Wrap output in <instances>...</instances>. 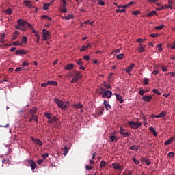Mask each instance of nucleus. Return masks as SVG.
I'll use <instances>...</instances> for the list:
<instances>
[{
	"instance_id": "12",
	"label": "nucleus",
	"mask_w": 175,
	"mask_h": 175,
	"mask_svg": "<svg viewBox=\"0 0 175 175\" xmlns=\"http://www.w3.org/2000/svg\"><path fill=\"white\" fill-rule=\"evenodd\" d=\"M134 67H135V64H130L129 66L127 67V68H126V70H124V71H126V72L129 74V72H131V71L133 70Z\"/></svg>"
},
{
	"instance_id": "19",
	"label": "nucleus",
	"mask_w": 175,
	"mask_h": 175,
	"mask_svg": "<svg viewBox=\"0 0 175 175\" xmlns=\"http://www.w3.org/2000/svg\"><path fill=\"white\" fill-rule=\"evenodd\" d=\"M27 54V51H25V50H18L16 51V55H26Z\"/></svg>"
},
{
	"instance_id": "8",
	"label": "nucleus",
	"mask_w": 175,
	"mask_h": 175,
	"mask_svg": "<svg viewBox=\"0 0 175 175\" xmlns=\"http://www.w3.org/2000/svg\"><path fill=\"white\" fill-rule=\"evenodd\" d=\"M53 101L55 102V104H57V107H62V106H64V101L60 100L59 98H55L53 100Z\"/></svg>"
},
{
	"instance_id": "16",
	"label": "nucleus",
	"mask_w": 175,
	"mask_h": 175,
	"mask_svg": "<svg viewBox=\"0 0 175 175\" xmlns=\"http://www.w3.org/2000/svg\"><path fill=\"white\" fill-rule=\"evenodd\" d=\"M70 105V103L66 101L65 103L63 104L62 107H59L61 110H66L67 108H68V106Z\"/></svg>"
},
{
	"instance_id": "40",
	"label": "nucleus",
	"mask_w": 175,
	"mask_h": 175,
	"mask_svg": "<svg viewBox=\"0 0 175 175\" xmlns=\"http://www.w3.org/2000/svg\"><path fill=\"white\" fill-rule=\"evenodd\" d=\"M42 18L45 19V20H49V21H51V20H52L51 17H49V16H46V15H42Z\"/></svg>"
},
{
	"instance_id": "34",
	"label": "nucleus",
	"mask_w": 175,
	"mask_h": 175,
	"mask_svg": "<svg viewBox=\"0 0 175 175\" xmlns=\"http://www.w3.org/2000/svg\"><path fill=\"white\" fill-rule=\"evenodd\" d=\"M105 92L106 91L105 90L104 88H101V89L98 90V95H103V94H105Z\"/></svg>"
},
{
	"instance_id": "32",
	"label": "nucleus",
	"mask_w": 175,
	"mask_h": 175,
	"mask_svg": "<svg viewBox=\"0 0 175 175\" xmlns=\"http://www.w3.org/2000/svg\"><path fill=\"white\" fill-rule=\"evenodd\" d=\"M5 33H1V39H0V42L2 43V44H4L5 43Z\"/></svg>"
},
{
	"instance_id": "15",
	"label": "nucleus",
	"mask_w": 175,
	"mask_h": 175,
	"mask_svg": "<svg viewBox=\"0 0 175 175\" xmlns=\"http://www.w3.org/2000/svg\"><path fill=\"white\" fill-rule=\"evenodd\" d=\"M89 48H92V45L90 43L87 44L86 46H81L80 51L81 52L85 51H86L87 49H89Z\"/></svg>"
},
{
	"instance_id": "13",
	"label": "nucleus",
	"mask_w": 175,
	"mask_h": 175,
	"mask_svg": "<svg viewBox=\"0 0 175 175\" xmlns=\"http://www.w3.org/2000/svg\"><path fill=\"white\" fill-rule=\"evenodd\" d=\"M115 96H116V100L119 102V103L122 104L124 103V100L122 99V96L117 94L116 93L114 94Z\"/></svg>"
},
{
	"instance_id": "24",
	"label": "nucleus",
	"mask_w": 175,
	"mask_h": 175,
	"mask_svg": "<svg viewBox=\"0 0 175 175\" xmlns=\"http://www.w3.org/2000/svg\"><path fill=\"white\" fill-rule=\"evenodd\" d=\"M37 111H38V109L34 107L33 108V109L29 110V113L31 115H35V113H36Z\"/></svg>"
},
{
	"instance_id": "42",
	"label": "nucleus",
	"mask_w": 175,
	"mask_h": 175,
	"mask_svg": "<svg viewBox=\"0 0 175 175\" xmlns=\"http://www.w3.org/2000/svg\"><path fill=\"white\" fill-rule=\"evenodd\" d=\"M164 27H165V26H164L163 25H159V26H158V27H155V29H156V30H161V29H163Z\"/></svg>"
},
{
	"instance_id": "36",
	"label": "nucleus",
	"mask_w": 175,
	"mask_h": 175,
	"mask_svg": "<svg viewBox=\"0 0 175 175\" xmlns=\"http://www.w3.org/2000/svg\"><path fill=\"white\" fill-rule=\"evenodd\" d=\"M150 132H152V135H154V136L157 135L156 131H155V129H154L153 127H150Z\"/></svg>"
},
{
	"instance_id": "55",
	"label": "nucleus",
	"mask_w": 175,
	"mask_h": 175,
	"mask_svg": "<svg viewBox=\"0 0 175 175\" xmlns=\"http://www.w3.org/2000/svg\"><path fill=\"white\" fill-rule=\"evenodd\" d=\"M86 170H92V167L91 165H86Z\"/></svg>"
},
{
	"instance_id": "61",
	"label": "nucleus",
	"mask_w": 175,
	"mask_h": 175,
	"mask_svg": "<svg viewBox=\"0 0 175 175\" xmlns=\"http://www.w3.org/2000/svg\"><path fill=\"white\" fill-rule=\"evenodd\" d=\"M150 36L152 38H156L158 36V33H152L150 35Z\"/></svg>"
},
{
	"instance_id": "52",
	"label": "nucleus",
	"mask_w": 175,
	"mask_h": 175,
	"mask_svg": "<svg viewBox=\"0 0 175 175\" xmlns=\"http://www.w3.org/2000/svg\"><path fill=\"white\" fill-rule=\"evenodd\" d=\"M98 5H101V6L105 5V1L98 0Z\"/></svg>"
},
{
	"instance_id": "22",
	"label": "nucleus",
	"mask_w": 175,
	"mask_h": 175,
	"mask_svg": "<svg viewBox=\"0 0 175 175\" xmlns=\"http://www.w3.org/2000/svg\"><path fill=\"white\" fill-rule=\"evenodd\" d=\"M23 3L27 8H32V3L29 1H24Z\"/></svg>"
},
{
	"instance_id": "3",
	"label": "nucleus",
	"mask_w": 175,
	"mask_h": 175,
	"mask_svg": "<svg viewBox=\"0 0 175 175\" xmlns=\"http://www.w3.org/2000/svg\"><path fill=\"white\" fill-rule=\"evenodd\" d=\"M82 75L80 72H77L75 73L74 76H72V80H70V83H74L78 82L81 79Z\"/></svg>"
},
{
	"instance_id": "50",
	"label": "nucleus",
	"mask_w": 175,
	"mask_h": 175,
	"mask_svg": "<svg viewBox=\"0 0 175 175\" xmlns=\"http://www.w3.org/2000/svg\"><path fill=\"white\" fill-rule=\"evenodd\" d=\"M133 163H135V165H139V163H140V161H139L138 160H137L135 158L133 159Z\"/></svg>"
},
{
	"instance_id": "31",
	"label": "nucleus",
	"mask_w": 175,
	"mask_h": 175,
	"mask_svg": "<svg viewBox=\"0 0 175 175\" xmlns=\"http://www.w3.org/2000/svg\"><path fill=\"white\" fill-rule=\"evenodd\" d=\"M73 67H74V65H73V64H68V65L66 66V70H71L72 68H73Z\"/></svg>"
},
{
	"instance_id": "2",
	"label": "nucleus",
	"mask_w": 175,
	"mask_h": 175,
	"mask_svg": "<svg viewBox=\"0 0 175 175\" xmlns=\"http://www.w3.org/2000/svg\"><path fill=\"white\" fill-rule=\"evenodd\" d=\"M128 125L132 129H137L139 127H140L142 125V123L141 122H134V121H130L128 122Z\"/></svg>"
},
{
	"instance_id": "5",
	"label": "nucleus",
	"mask_w": 175,
	"mask_h": 175,
	"mask_svg": "<svg viewBox=\"0 0 175 175\" xmlns=\"http://www.w3.org/2000/svg\"><path fill=\"white\" fill-rule=\"evenodd\" d=\"M51 36V33L48 31L46 29L42 30V37L44 38V40H47L49 39V37Z\"/></svg>"
},
{
	"instance_id": "18",
	"label": "nucleus",
	"mask_w": 175,
	"mask_h": 175,
	"mask_svg": "<svg viewBox=\"0 0 175 175\" xmlns=\"http://www.w3.org/2000/svg\"><path fill=\"white\" fill-rule=\"evenodd\" d=\"M46 83H47V85H52L53 87H56V86L58 85V83L56 81H49Z\"/></svg>"
},
{
	"instance_id": "14",
	"label": "nucleus",
	"mask_w": 175,
	"mask_h": 175,
	"mask_svg": "<svg viewBox=\"0 0 175 175\" xmlns=\"http://www.w3.org/2000/svg\"><path fill=\"white\" fill-rule=\"evenodd\" d=\"M141 161L144 162L145 164L148 165H151V160L146 158V157H143L142 160H141Z\"/></svg>"
},
{
	"instance_id": "9",
	"label": "nucleus",
	"mask_w": 175,
	"mask_h": 175,
	"mask_svg": "<svg viewBox=\"0 0 175 175\" xmlns=\"http://www.w3.org/2000/svg\"><path fill=\"white\" fill-rule=\"evenodd\" d=\"M48 124H51L53 122L58 123L59 122V119L57 118L53 117L52 118H48Z\"/></svg>"
},
{
	"instance_id": "26",
	"label": "nucleus",
	"mask_w": 175,
	"mask_h": 175,
	"mask_svg": "<svg viewBox=\"0 0 175 175\" xmlns=\"http://www.w3.org/2000/svg\"><path fill=\"white\" fill-rule=\"evenodd\" d=\"M124 57H125V54L124 53H120L116 55V58L117 59L121 60L122 59V58H124Z\"/></svg>"
},
{
	"instance_id": "21",
	"label": "nucleus",
	"mask_w": 175,
	"mask_h": 175,
	"mask_svg": "<svg viewBox=\"0 0 175 175\" xmlns=\"http://www.w3.org/2000/svg\"><path fill=\"white\" fill-rule=\"evenodd\" d=\"M166 115L165 111H161L159 115H156V118H163Z\"/></svg>"
},
{
	"instance_id": "62",
	"label": "nucleus",
	"mask_w": 175,
	"mask_h": 175,
	"mask_svg": "<svg viewBox=\"0 0 175 175\" xmlns=\"http://www.w3.org/2000/svg\"><path fill=\"white\" fill-rule=\"evenodd\" d=\"M83 59H85V61H89L90 58L88 55H85L83 56Z\"/></svg>"
},
{
	"instance_id": "23",
	"label": "nucleus",
	"mask_w": 175,
	"mask_h": 175,
	"mask_svg": "<svg viewBox=\"0 0 175 175\" xmlns=\"http://www.w3.org/2000/svg\"><path fill=\"white\" fill-rule=\"evenodd\" d=\"M174 137L169 138L168 140L165 142V145L168 146L169 144H172V142H174Z\"/></svg>"
},
{
	"instance_id": "33",
	"label": "nucleus",
	"mask_w": 175,
	"mask_h": 175,
	"mask_svg": "<svg viewBox=\"0 0 175 175\" xmlns=\"http://www.w3.org/2000/svg\"><path fill=\"white\" fill-rule=\"evenodd\" d=\"M109 139L111 140V142H114L117 141L116 137L114 135L109 136Z\"/></svg>"
},
{
	"instance_id": "30",
	"label": "nucleus",
	"mask_w": 175,
	"mask_h": 175,
	"mask_svg": "<svg viewBox=\"0 0 175 175\" xmlns=\"http://www.w3.org/2000/svg\"><path fill=\"white\" fill-rule=\"evenodd\" d=\"M31 120H33V121L38 122V116L36 115H31V117L30 118Z\"/></svg>"
},
{
	"instance_id": "64",
	"label": "nucleus",
	"mask_w": 175,
	"mask_h": 175,
	"mask_svg": "<svg viewBox=\"0 0 175 175\" xmlns=\"http://www.w3.org/2000/svg\"><path fill=\"white\" fill-rule=\"evenodd\" d=\"M9 162L8 159H5V160L3 161V164H7Z\"/></svg>"
},
{
	"instance_id": "35",
	"label": "nucleus",
	"mask_w": 175,
	"mask_h": 175,
	"mask_svg": "<svg viewBox=\"0 0 175 175\" xmlns=\"http://www.w3.org/2000/svg\"><path fill=\"white\" fill-rule=\"evenodd\" d=\"M107 163L105 161H102L101 163H100V168H104Z\"/></svg>"
},
{
	"instance_id": "51",
	"label": "nucleus",
	"mask_w": 175,
	"mask_h": 175,
	"mask_svg": "<svg viewBox=\"0 0 175 175\" xmlns=\"http://www.w3.org/2000/svg\"><path fill=\"white\" fill-rule=\"evenodd\" d=\"M45 159H40L38 161H37V164L40 165L44 161Z\"/></svg>"
},
{
	"instance_id": "25",
	"label": "nucleus",
	"mask_w": 175,
	"mask_h": 175,
	"mask_svg": "<svg viewBox=\"0 0 175 175\" xmlns=\"http://www.w3.org/2000/svg\"><path fill=\"white\" fill-rule=\"evenodd\" d=\"M68 146H65L63 148V155H64V157H66L68 154Z\"/></svg>"
},
{
	"instance_id": "37",
	"label": "nucleus",
	"mask_w": 175,
	"mask_h": 175,
	"mask_svg": "<svg viewBox=\"0 0 175 175\" xmlns=\"http://www.w3.org/2000/svg\"><path fill=\"white\" fill-rule=\"evenodd\" d=\"M152 93L156 94V95H161V93L159 92L157 89L152 90Z\"/></svg>"
},
{
	"instance_id": "59",
	"label": "nucleus",
	"mask_w": 175,
	"mask_h": 175,
	"mask_svg": "<svg viewBox=\"0 0 175 175\" xmlns=\"http://www.w3.org/2000/svg\"><path fill=\"white\" fill-rule=\"evenodd\" d=\"M145 41H146V39L139 38V39L137 40V42H144Z\"/></svg>"
},
{
	"instance_id": "7",
	"label": "nucleus",
	"mask_w": 175,
	"mask_h": 175,
	"mask_svg": "<svg viewBox=\"0 0 175 175\" xmlns=\"http://www.w3.org/2000/svg\"><path fill=\"white\" fill-rule=\"evenodd\" d=\"M27 161L29 165L31 166V170H34L36 168V163L33 160H27Z\"/></svg>"
},
{
	"instance_id": "48",
	"label": "nucleus",
	"mask_w": 175,
	"mask_h": 175,
	"mask_svg": "<svg viewBox=\"0 0 175 175\" xmlns=\"http://www.w3.org/2000/svg\"><path fill=\"white\" fill-rule=\"evenodd\" d=\"M157 46L158 48V51L161 52L163 51V48H161V44H158Z\"/></svg>"
},
{
	"instance_id": "46",
	"label": "nucleus",
	"mask_w": 175,
	"mask_h": 175,
	"mask_svg": "<svg viewBox=\"0 0 175 175\" xmlns=\"http://www.w3.org/2000/svg\"><path fill=\"white\" fill-rule=\"evenodd\" d=\"M144 94H146V91L141 90L139 91V94L141 95L142 96H143V95H144Z\"/></svg>"
},
{
	"instance_id": "47",
	"label": "nucleus",
	"mask_w": 175,
	"mask_h": 175,
	"mask_svg": "<svg viewBox=\"0 0 175 175\" xmlns=\"http://www.w3.org/2000/svg\"><path fill=\"white\" fill-rule=\"evenodd\" d=\"M21 42L22 43H27V37L25 36L22 37Z\"/></svg>"
},
{
	"instance_id": "11",
	"label": "nucleus",
	"mask_w": 175,
	"mask_h": 175,
	"mask_svg": "<svg viewBox=\"0 0 175 175\" xmlns=\"http://www.w3.org/2000/svg\"><path fill=\"white\" fill-rule=\"evenodd\" d=\"M111 166H113V168H114L115 170H122V166L120 164L114 163L111 164Z\"/></svg>"
},
{
	"instance_id": "54",
	"label": "nucleus",
	"mask_w": 175,
	"mask_h": 175,
	"mask_svg": "<svg viewBox=\"0 0 175 175\" xmlns=\"http://www.w3.org/2000/svg\"><path fill=\"white\" fill-rule=\"evenodd\" d=\"M132 14H133L135 16H137L138 14H140V12L139 11H133V12H132Z\"/></svg>"
},
{
	"instance_id": "39",
	"label": "nucleus",
	"mask_w": 175,
	"mask_h": 175,
	"mask_svg": "<svg viewBox=\"0 0 175 175\" xmlns=\"http://www.w3.org/2000/svg\"><path fill=\"white\" fill-rule=\"evenodd\" d=\"M73 19V15H68V16L64 17V20H71Z\"/></svg>"
},
{
	"instance_id": "1",
	"label": "nucleus",
	"mask_w": 175,
	"mask_h": 175,
	"mask_svg": "<svg viewBox=\"0 0 175 175\" xmlns=\"http://www.w3.org/2000/svg\"><path fill=\"white\" fill-rule=\"evenodd\" d=\"M31 24L28 23L27 21L23 19L18 20V25H16V29L25 31V29L31 28Z\"/></svg>"
},
{
	"instance_id": "4",
	"label": "nucleus",
	"mask_w": 175,
	"mask_h": 175,
	"mask_svg": "<svg viewBox=\"0 0 175 175\" xmlns=\"http://www.w3.org/2000/svg\"><path fill=\"white\" fill-rule=\"evenodd\" d=\"M119 134L124 136V137H128L131 135V133L127 132L125 129L120 127L119 129Z\"/></svg>"
},
{
	"instance_id": "45",
	"label": "nucleus",
	"mask_w": 175,
	"mask_h": 175,
	"mask_svg": "<svg viewBox=\"0 0 175 175\" xmlns=\"http://www.w3.org/2000/svg\"><path fill=\"white\" fill-rule=\"evenodd\" d=\"M104 107H105V109L107 111H109V109H112V107H111L110 104L109 105H104Z\"/></svg>"
},
{
	"instance_id": "6",
	"label": "nucleus",
	"mask_w": 175,
	"mask_h": 175,
	"mask_svg": "<svg viewBox=\"0 0 175 175\" xmlns=\"http://www.w3.org/2000/svg\"><path fill=\"white\" fill-rule=\"evenodd\" d=\"M112 91L110 90H107L105 91V92H104L103 94L102 95V98H105L107 97V98H111V97L112 96Z\"/></svg>"
},
{
	"instance_id": "56",
	"label": "nucleus",
	"mask_w": 175,
	"mask_h": 175,
	"mask_svg": "<svg viewBox=\"0 0 175 175\" xmlns=\"http://www.w3.org/2000/svg\"><path fill=\"white\" fill-rule=\"evenodd\" d=\"M167 9L165 5H161V7H160L159 8L157 9V10H163Z\"/></svg>"
},
{
	"instance_id": "43",
	"label": "nucleus",
	"mask_w": 175,
	"mask_h": 175,
	"mask_svg": "<svg viewBox=\"0 0 175 175\" xmlns=\"http://www.w3.org/2000/svg\"><path fill=\"white\" fill-rule=\"evenodd\" d=\"M116 12L118 13H124L125 12V9H117Z\"/></svg>"
},
{
	"instance_id": "29",
	"label": "nucleus",
	"mask_w": 175,
	"mask_h": 175,
	"mask_svg": "<svg viewBox=\"0 0 175 175\" xmlns=\"http://www.w3.org/2000/svg\"><path fill=\"white\" fill-rule=\"evenodd\" d=\"M33 142L40 146H43V142L40 139H36Z\"/></svg>"
},
{
	"instance_id": "38",
	"label": "nucleus",
	"mask_w": 175,
	"mask_h": 175,
	"mask_svg": "<svg viewBox=\"0 0 175 175\" xmlns=\"http://www.w3.org/2000/svg\"><path fill=\"white\" fill-rule=\"evenodd\" d=\"M44 115H45V116L47 118V119L53 118H51V113H49L48 112H45V113H44Z\"/></svg>"
},
{
	"instance_id": "57",
	"label": "nucleus",
	"mask_w": 175,
	"mask_h": 175,
	"mask_svg": "<svg viewBox=\"0 0 175 175\" xmlns=\"http://www.w3.org/2000/svg\"><path fill=\"white\" fill-rule=\"evenodd\" d=\"M159 73V70H154V71H152V75L154 76H156V75H157Z\"/></svg>"
},
{
	"instance_id": "10",
	"label": "nucleus",
	"mask_w": 175,
	"mask_h": 175,
	"mask_svg": "<svg viewBox=\"0 0 175 175\" xmlns=\"http://www.w3.org/2000/svg\"><path fill=\"white\" fill-rule=\"evenodd\" d=\"M153 99V97L152 96H143L142 100H144V102H150L151 100Z\"/></svg>"
},
{
	"instance_id": "27",
	"label": "nucleus",
	"mask_w": 175,
	"mask_h": 175,
	"mask_svg": "<svg viewBox=\"0 0 175 175\" xmlns=\"http://www.w3.org/2000/svg\"><path fill=\"white\" fill-rule=\"evenodd\" d=\"M18 36H19V32H18V31L14 32V34H12V40H15Z\"/></svg>"
},
{
	"instance_id": "41",
	"label": "nucleus",
	"mask_w": 175,
	"mask_h": 175,
	"mask_svg": "<svg viewBox=\"0 0 175 175\" xmlns=\"http://www.w3.org/2000/svg\"><path fill=\"white\" fill-rule=\"evenodd\" d=\"M154 14H156V11H152L150 13L147 14L148 16H153Z\"/></svg>"
},
{
	"instance_id": "28",
	"label": "nucleus",
	"mask_w": 175,
	"mask_h": 175,
	"mask_svg": "<svg viewBox=\"0 0 175 175\" xmlns=\"http://www.w3.org/2000/svg\"><path fill=\"white\" fill-rule=\"evenodd\" d=\"M51 5V3H44V6L42 7V9H44V10H47L48 8H49V6Z\"/></svg>"
},
{
	"instance_id": "63",
	"label": "nucleus",
	"mask_w": 175,
	"mask_h": 175,
	"mask_svg": "<svg viewBox=\"0 0 175 175\" xmlns=\"http://www.w3.org/2000/svg\"><path fill=\"white\" fill-rule=\"evenodd\" d=\"M22 66H29V63L27 62H23L22 63Z\"/></svg>"
},
{
	"instance_id": "49",
	"label": "nucleus",
	"mask_w": 175,
	"mask_h": 175,
	"mask_svg": "<svg viewBox=\"0 0 175 175\" xmlns=\"http://www.w3.org/2000/svg\"><path fill=\"white\" fill-rule=\"evenodd\" d=\"M49 156V154L46 153V154H42V159L45 160Z\"/></svg>"
},
{
	"instance_id": "17",
	"label": "nucleus",
	"mask_w": 175,
	"mask_h": 175,
	"mask_svg": "<svg viewBox=\"0 0 175 175\" xmlns=\"http://www.w3.org/2000/svg\"><path fill=\"white\" fill-rule=\"evenodd\" d=\"M72 108L74 109H82L83 105L81 103H78L77 104H72Z\"/></svg>"
},
{
	"instance_id": "20",
	"label": "nucleus",
	"mask_w": 175,
	"mask_h": 175,
	"mask_svg": "<svg viewBox=\"0 0 175 175\" xmlns=\"http://www.w3.org/2000/svg\"><path fill=\"white\" fill-rule=\"evenodd\" d=\"M140 148V146H132L129 147V149L132 151H137Z\"/></svg>"
},
{
	"instance_id": "53",
	"label": "nucleus",
	"mask_w": 175,
	"mask_h": 175,
	"mask_svg": "<svg viewBox=\"0 0 175 175\" xmlns=\"http://www.w3.org/2000/svg\"><path fill=\"white\" fill-rule=\"evenodd\" d=\"M144 48H143L142 46L139 47V49H137V51H139V53H143V51H144Z\"/></svg>"
},
{
	"instance_id": "58",
	"label": "nucleus",
	"mask_w": 175,
	"mask_h": 175,
	"mask_svg": "<svg viewBox=\"0 0 175 175\" xmlns=\"http://www.w3.org/2000/svg\"><path fill=\"white\" fill-rule=\"evenodd\" d=\"M148 78H144V85H148Z\"/></svg>"
},
{
	"instance_id": "60",
	"label": "nucleus",
	"mask_w": 175,
	"mask_h": 175,
	"mask_svg": "<svg viewBox=\"0 0 175 175\" xmlns=\"http://www.w3.org/2000/svg\"><path fill=\"white\" fill-rule=\"evenodd\" d=\"M174 152H169L168 153V157L173 158L174 157Z\"/></svg>"
},
{
	"instance_id": "44",
	"label": "nucleus",
	"mask_w": 175,
	"mask_h": 175,
	"mask_svg": "<svg viewBox=\"0 0 175 175\" xmlns=\"http://www.w3.org/2000/svg\"><path fill=\"white\" fill-rule=\"evenodd\" d=\"M12 9H7L6 10V14H8L9 16L12 15Z\"/></svg>"
}]
</instances>
